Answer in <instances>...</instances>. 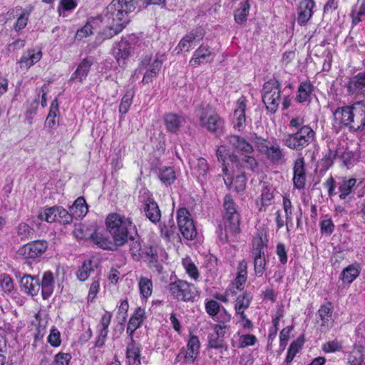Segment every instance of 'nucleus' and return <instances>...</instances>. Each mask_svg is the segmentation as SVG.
<instances>
[{"mask_svg":"<svg viewBox=\"0 0 365 365\" xmlns=\"http://www.w3.org/2000/svg\"><path fill=\"white\" fill-rule=\"evenodd\" d=\"M163 120L167 130L170 133H176L185 123L182 115L175 113L165 115Z\"/></svg>","mask_w":365,"mask_h":365,"instance_id":"obj_25","label":"nucleus"},{"mask_svg":"<svg viewBox=\"0 0 365 365\" xmlns=\"http://www.w3.org/2000/svg\"><path fill=\"white\" fill-rule=\"evenodd\" d=\"M227 351V348L224 344L223 339L217 336L215 333L209 334L207 352L210 358H212L214 361H217V355H219L220 358H222Z\"/></svg>","mask_w":365,"mask_h":365,"instance_id":"obj_11","label":"nucleus"},{"mask_svg":"<svg viewBox=\"0 0 365 365\" xmlns=\"http://www.w3.org/2000/svg\"><path fill=\"white\" fill-rule=\"evenodd\" d=\"M46 249V241L36 240L24 245L19 249V253L25 258H36L41 255Z\"/></svg>","mask_w":365,"mask_h":365,"instance_id":"obj_14","label":"nucleus"},{"mask_svg":"<svg viewBox=\"0 0 365 365\" xmlns=\"http://www.w3.org/2000/svg\"><path fill=\"white\" fill-rule=\"evenodd\" d=\"M130 43L124 38L113 45V55L120 66L123 67L126 64V61L130 56Z\"/></svg>","mask_w":365,"mask_h":365,"instance_id":"obj_15","label":"nucleus"},{"mask_svg":"<svg viewBox=\"0 0 365 365\" xmlns=\"http://www.w3.org/2000/svg\"><path fill=\"white\" fill-rule=\"evenodd\" d=\"M54 279L53 273L50 271H46L43 274L41 287V294L44 299L49 298L53 292Z\"/></svg>","mask_w":365,"mask_h":365,"instance_id":"obj_29","label":"nucleus"},{"mask_svg":"<svg viewBox=\"0 0 365 365\" xmlns=\"http://www.w3.org/2000/svg\"><path fill=\"white\" fill-rule=\"evenodd\" d=\"M177 221L182 235L186 240H193L197 235V231L191 214L186 208H180L178 210Z\"/></svg>","mask_w":365,"mask_h":365,"instance_id":"obj_10","label":"nucleus"},{"mask_svg":"<svg viewBox=\"0 0 365 365\" xmlns=\"http://www.w3.org/2000/svg\"><path fill=\"white\" fill-rule=\"evenodd\" d=\"M168 289L173 298L184 302L192 301L199 294L194 284L182 279L170 283Z\"/></svg>","mask_w":365,"mask_h":365,"instance_id":"obj_7","label":"nucleus"},{"mask_svg":"<svg viewBox=\"0 0 365 365\" xmlns=\"http://www.w3.org/2000/svg\"><path fill=\"white\" fill-rule=\"evenodd\" d=\"M262 101L266 108L271 113H275L281 101L280 83L276 79L266 82L262 88Z\"/></svg>","mask_w":365,"mask_h":365,"instance_id":"obj_6","label":"nucleus"},{"mask_svg":"<svg viewBox=\"0 0 365 365\" xmlns=\"http://www.w3.org/2000/svg\"><path fill=\"white\" fill-rule=\"evenodd\" d=\"M225 225L227 233L232 235L240 232V214L237 210L235 203L230 195L224 198Z\"/></svg>","mask_w":365,"mask_h":365,"instance_id":"obj_8","label":"nucleus"},{"mask_svg":"<svg viewBox=\"0 0 365 365\" xmlns=\"http://www.w3.org/2000/svg\"><path fill=\"white\" fill-rule=\"evenodd\" d=\"M313 91V86L308 81L302 82L298 88L297 100L299 103L308 101Z\"/></svg>","mask_w":365,"mask_h":365,"instance_id":"obj_45","label":"nucleus"},{"mask_svg":"<svg viewBox=\"0 0 365 365\" xmlns=\"http://www.w3.org/2000/svg\"><path fill=\"white\" fill-rule=\"evenodd\" d=\"M100 289V279L99 277L94 278L91 284L89 292L88 294V301L93 302L98 293Z\"/></svg>","mask_w":365,"mask_h":365,"instance_id":"obj_64","label":"nucleus"},{"mask_svg":"<svg viewBox=\"0 0 365 365\" xmlns=\"http://www.w3.org/2000/svg\"><path fill=\"white\" fill-rule=\"evenodd\" d=\"M193 174L197 177L199 181L203 182L207 179L208 164L205 158H200L192 163Z\"/></svg>","mask_w":365,"mask_h":365,"instance_id":"obj_31","label":"nucleus"},{"mask_svg":"<svg viewBox=\"0 0 365 365\" xmlns=\"http://www.w3.org/2000/svg\"><path fill=\"white\" fill-rule=\"evenodd\" d=\"M227 181L230 182L231 186L234 187L237 192L242 191L246 185V178L242 174L237 175L235 179L227 176V178H225V182L227 184Z\"/></svg>","mask_w":365,"mask_h":365,"instance_id":"obj_53","label":"nucleus"},{"mask_svg":"<svg viewBox=\"0 0 365 365\" xmlns=\"http://www.w3.org/2000/svg\"><path fill=\"white\" fill-rule=\"evenodd\" d=\"M338 183V190L339 198L345 200L357 187V180L356 178H347L346 177L340 178Z\"/></svg>","mask_w":365,"mask_h":365,"instance_id":"obj_24","label":"nucleus"},{"mask_svg":"<svg viewBox=\"0 0 365 365\" xmlns=\"http://www.w3.org/2000/svg\"><path fill=\"white\" fill-rule=\"evenodd\" d=\"M257 150L263 154L272 164L279 165L285 163V152L277 142H269L257 137L255 141Z\"/></svg>","mask_w":365,"mask_h":365,"instance_id":"obj_4","label":"nucleus"},{"mask_svg":"<svg viewBox=\"0 0 365 365\" xmlns=\"http://www.w3.org/2000/svg\"><path fill=\"white\" fill-rule=\"evenodd\" d=\"M274 199V188L269 185H264L262 189L260 195V207L259 210H262L263 207H267L272 205Z\"/></svg>","mask_w":365,"mask_h":365,"instance_id":"obj_44","label":"nucleus"},{"mask_svg":"<svg viewBox=\"0 0 365 365\" xmlns=\"http://www.w3.org/2000/svg\"><path fill=\"white\" fill-rule=\"evenodd\" d=\"M57 221L62 224H69L72 222V215L62 207L57 206Z\"/></svg>","mask_w":365,"mask_h":365,"instance_id":"obj_62","label":"nucleus"},{"mask_svg":"<svg viewBox=\"0 0 365 365\" xmlns=\"http://www.w3.org/2000/svg\"><path fill=\"white\" fill-rule=\"evenodd\" d=\"M347 89L351 94L365 96V72L359 73L350 78L347 84Z\"/></svg>","mask_w":365,"mask_h":365,"instance_id":"obj_21","label":"nucleus"},{"mask_svg":"<svg viewBox=\"0 0 365 365\" xmlns=\"http://www.w3.org/2000/svg\"><path fill=\"white\" fill-rule=\"evenodd\" d=\"M77 6L75 0H61L57 8L59 16H65V11L73 10Z\"/></svg>","mask_w":365,"mask_h":365,"instance_id":"obj_57","label":"nucleus"},{"mask_svg":"<svg viewBox=\"0 0 365 365\" xmlns=\"http://www.w3.org/2000/svg\"><path fill=\"white\" fill-rule=\"evenodd\" d=\"M328 147V153L322 158V165L327 169L332 166L334 160L339 156L340 153V148H336L334 143H329Z\"/></svg>","mask_w":365,"mask_h":365,"instance_id":"obj_41","label":"nucleus"},{"mask_svg":"<svg viewBox=\"0 0 365 365\" xmlns=\"http://www.w3.org/2000/svg\"><path fill=\"white\" fill-rule=\"evenodd\" d=\"M252 297L245 293L239 296L236 299L235 310L247 309L250 304Z\"/></svg>","mask_w":365,"mask_h":365,"instance_id":"obj_59","label":"nucleus"},{"mask_svg":"<svg viewBox=\"0 0 365 365\" xmlns=\"http://www.w3.org/2000/svg\"><path fill=\"white\" fill-rule=\"evenodd\" d=\"M197 118L200 125L211 133H217L223 128L224 120L210 106L197 110Z\"/></svg>","mask_w":365,"mask_h":365,"instance_id":"obj_5","label":"nucleus"},{"mask_svg":"<svg viewBox=\"0 0 365 365\" xmlns=\"http://www.w3.org/2000/svg\"><path fill=\"white\" fill-rule=\"evenodd\" d=\"M360 272V264L356 262L343 269L341 279L344 283L351 284L359 275Z\"/></svg>","mask_w":365,"mask_h":365,"instance_id":"obj_36","label":"nucleus"},{"mask_svg":"<svg viewBox=\"0 0 365 365\" xmlns=\"http://www.w3.org/2000/svg\"><path fill=\"white\" fill-rule=\"evenodd\" d=\"M144 211L146 217L153 222L155 223L160 221L161 214L158 204L148 200L145 203Z\"/></svg>","mask_w":365,"mask_h":365,"instance_id":"obj_38","label":"nucleus"},{"mask_svg":"<svg viewBox=\"0 0 365 365\" xmlns=\"http://www.w3.org/2000/svg\"><path fill=\"white\" fill-rule=\"evenodd\" d=\"M126 358L128 365H141L140 349L134 341L127 346Z\"/></svg>","mask_w":365,"mask_h":365,"instance_id":"obj_35","label":"nucleus"},{"mask_svg":"<svg viewBox=\"0 0 365 365\" xmlns=\"http://www.w3.org/2000/svg\"><path fill=\"white\" fill-rule=\"evenodd\" d=\"M57 206L45 208L42 210L39 214L38 217L41 220H44L47 222H53L57 221Z\"/></svg>","mask_w":365,"mask_h":365,"instance_id":"obj_50","label":"nucleus"},{"mask_svg":"<svg viewBox=\"0 0 365 365\" xmlns=\"http://www.w3.org/2000/svg\"><path fill=\"white\" fill-rule=\"evenodd\" d=\"M304 122V118L301 116H296L290 120V128H300L296 133L284 135L282 142L285 146L296 151H301L314 140V131L310 126L303 125Z\"/></svg>","mask_w":365,"mask_h":365,"instance_id":"obj_2","label":"nucleus"},{"mask_svg":"<svg viewBox=\"0 0 365 365\" xmlns=\"http://www.w3.org/2000/svg\"><path fill=\"white\" fill-rule=\"evenodd\" d=\"M212 52L209 46L201 45L197 50L195 51L193 55L190 60V65L195 67L200 63L207 61V58L211 55Z\"/></svg>","mask_w":365,"mask_h":365,"instance_id":"obj_30","label":"nucleus"},{"mask_svg":"<svg viewBox=\"0 0 365 365\" xmlns=\"http://www.w3.org/2000/svg\"><path fill=\"white\" fill-rule=\"evenodd\" d=\"M145 317V309L141 307H138L131 316L128 324L126 331L130 336H132L133 332L140 327Z\"/></svg>","mask_w":365,"mask_h":365,"instance_id":"obj_28","label":"nucleus"},{"mask_svg":"<svg viewBox=\"0 0 365 365\" xmlns=\"http://www.w3.org/2000/svg\"><path fill=\"white\" fill-rule=\"evenodd\" d=\"M293 183L295 188L301 190L305 187L306 173L304 160L302 158L297 159L293 168Z\"/></svg>","mask_w":365,"mask_h":365,"instance_id":"obj_18","label":"nucleus"},{"mask_svg":"<svg viewBox=\"0 0 365 365\" xmlns=\"http://www.w3.org/2000/svg\"><path fill=\"white\" fill-rule=\"evenodd\" d=\"M321 320V327L329 329L332 327L334 320L332 319V311L331 304L323 305L318 311Z\"/></svg>","mask_w":365,"mask_h":365,"instance_id":"obj_37","label":"nucleus"},{"mask_svg":"<svg viewBox=\"0 0 365 365\" xmlns=\"http://www.w3.org/2000/svg\"><path fill=\"white\" fill-rule=\"evenodd\" d=\"M88 206L85 199L82 197H78L73 205L70 207L72 218L81 219L85 217L88 212Z\"/></svg>","mask_w":365,"mask_h":365,"instance_id":"obj_33","label":"nucleus"},{"mask_svg":"<svg viewBox=\"0 0 365 365\" xmlns=\"http://www.w3.org/2000/svg\"><path fill=\"white\" fill-rule=\"evenodd\" d=\"M130 239V252L134 260L139 261L142 259L146 258L148 253H145L141 247V244L138 240H136L133 237L129 236Z\"/></svg>","mask_w":365,"mask_h":365,"instance_id":"obj_40","label":"nucleus"},{"mask_svg":"<svg viewBox=\"0 0 365 365\" xmlns=\"http://www.w3.org/2000/svg\"><path fill=\"white\" fill-rule=\"evenodd\" d=\"M247 264L245 260L239 262L234 284L237 290H242L247 278Z\"/></svg>","mask_w":365,"mask_h":365,"instance_id":"obj_39","label":"nucleus"},{"mask_svg":"<svg viewBox=\"0 0 365 365\" xmlns=\"http://www.w3.org/2000/svg\"><path fill=\"white\" fill-rule=\"evenodd\" d=\"M250 9L248 1L240 4V7L235 11V20L237 24H242L247 20Z\"/></svg>","mask_w":365,"mask_h":365,"instance_id":"obj_49","label":"nucleus"},{"mask_svg":"<svg viewBox=\"0 0 365 365\" xmlns=\"http://www.w3.org/2000/svg\"><path fill=\"white\" fill-rule=\"evenodd\" d=\"M138 287L142 299L147 300L153 292V282L145 277H140L138 280Z\"/></svg>","mask_w":365,"mask_h":365,"instance_id":"obj_42","label":"nucleus"},{"mask_svg":"<svg viewBox=\"0 0 365 365\" xmlns=\"http://www.w3.org/2000/svg\"><path fill=\"white\" fill-rule=\"evenodd\" d=\"M91 65L92 61L90 59H83L72 74L71 80H77L78 82L82 83L87 77Z\"/></svg>","mask_w":365,"mask_h":365,"instance_id":"obj_32","label":"nucleus"},{"mask_svg":"<svg viewBox=\"0 0 365 365\" xmlns=\"http://www.w3.org/2000/svg\"><path fill=\"white\" fill-rule=\"evenodd\" d=\"M21 287L24 292L30 294L31 296H36L38 294L40 289V284L38 279L31 277V275L24 276L20 281Z\"/></svg>","mask_w":365,"mask_h":365,"instance_id":"obj_26","label":"nucleus"},{"mask_svg":"<svg viewBox=\"0 0 365 365\" xmlns=\"http://www.w3.org/2000/svg\"><path fill=\"white\" fill-rule=\"evenodd\" d=\"M98 19H89L83 28L77 31L76 38L78 40H81L83 38L93 34V30L98 24Z\"/></svg>","mask_w":365,"mask_h":365,"instance_id":"obj_43","label":"nucleus"},{"mask_svg":"<svg viewBox=\"0 0 365 365\" xmlns=\"http://www.w3.org/2000/svg\"><path fill=\"white\" fill-rule=\"evenodd\" d=\"M182 264L185 272L191 279L197 280L199 278L200 273L198 269L190 258H183L182 260Z\"/></svg>","mask_w":365,"mask_h":365,"instance_id":"obj_48","label":"nucleus"},{"mask_svg":"<svg viewBox=\"0 0 365 365\" xmlns=\"http://www.w3.org/2000/svg\"><path fill=\"white\" fill-rule=\"evenodd\" d=\"M48 342L53 347H58L61 343V334L57 328L52 327L47 339Z\"/></svg>","mask_w":365,"mask_h":365,"instance_id":"obj_61","label":"nucleus"},{"mask_svg":"<svg viewBox=\"0 0 365 365\" xmlns=\"http://www.w3.org/2000/svg\"><path fill=\"white\" fill-rule=\"evenodd\" d=\"M134 96V93L133 91H128L123 96L120 106H119V112L124 115L127 113L132 103L133 98Z\"/></svg>","mask_w":365,"mask_h":365,"instance_id":"obj_55","label":"nucleus"},{"mask_svg":"<svg viewBox=\"0 0 365 365\" xmlns=\"http://www.w3.org/2000/svg\"><path fill=\"white\" fill-rule=\"evenodd\" d=\"M227 142L232 146L234 151L242 153V154H250L254 149L252 145L249 143L244 138L238 135H230L227 137Z\"/></svg>","mask_w":365,"mask_h":365,"instance_id":"obj_22","label":"nucleus"},{"mask_svg":"<svg viewBox=\"0 0 365 365\" xmlns=\"http://www.w3.org/2000/svg\"><path fill=\"white\" fill-rule=\"evenodd\" d=\"M158 178L162 183L166 186H168L175 182L176 179V175L173 168L165 167L160 170Z\"/></svg>","mask_w":365,"mask_h":365,"instance_id":"obj_46","label":"nucleus"},{"mask_svg":"<svg viewBox=\"0 0 365 365\" xmlns=\"http://www.w3.org/2000/svg\"><path fill=\"white\" fill-rule=\"evenodd\" d=\"M205 32L202 29L197 28L187 33L179 42L176 50L178 53L189 51L193 48L195 42L202 39Z\"/></svg>","mask_w":365,"mask_h":365,"instance_id":"obj_12","label":"nucleus"},{"mask_svg":"<svg viewBox=\"0 0 365 365\" xmlns=\"http://www.w3.org/2000/svg\"><path fill=\"white\" fill-rule=\"evenodd\" d=\"M339 148L340 153L339 158L341 159L343 165L349 168L354 163V153L346 148L339 147Z\"/></svg>","mask_w":365,"mask_h":365,"instance_id":"obj_52","label":"nucleus"},{"mask_svg":"<svg viewBox=\"0 0 365 365\" xmlns=\"http://www.w3.org/2000/svg\"><path fill=\"white\" fill-rule=\"evenodd\" d=\"M106 225L117 246L124 245L128 240L130 231L135 228L130 217L115 212L107 216Z\"/></svg>","mask_w":365,"mask_h":365,"instance_id":"obj_3","label":"nucleus"},{"mask_svg":"<svg viewBox=\"0 0 365 365\" xmlns=\"http://www.w3.org/2000/svg\"><path fill=\"white\" fill-rule=\"evenodd\" d=\"M34 230L28 224L21 222L17 227V234L21 240H26L32 237Z\"/></svg>","mask_w":365,"mask_h":365,"instance_id":"obj_58","label":"nucleus"},{"mask_svg":"<svg viewBox=\"0 0 365 365\" xmlns=\"http://www.w3.org/2000/svg\"><path fill=\"white\" fill-rule=\"evenodd\" d=\"M166 57L165 53H158L153 62L150 65L148 69L145 73L142 82L148 84L156 78L162 68L163 63L165 61Z\"/></svg>","mask_w":365,"mask_h":365,"instance_id":"obj_16","label":"nucleus"},{"mask_svg":"<svg viewBox=\"0 0 365 365\" xmlns=\"http://www.w3.org/2000/svg\"><path fill=\"white\" fill-rule=\"evenodd\" d=\"M216 155L218 160L222 161L223 163L224 166L222 170L225 173V174L227 175V168L226 167V165H225V163L227 158L228 157L231 161H233L236 158V157L234 155H231L228 150L227 149L226 146L225 145H220L218 147Z\"/></svg>","mask_w":365,"mask_h":365,"instance_id":"obj_54","label":"nucleus"},{"mask_svg":"<svg viewBox=\"0 0 365 365\" xmlns=\"http://www.w3.org/2000/svg\"><path fill=\"white\" fill-rule=\"evenodd\" d=\"M136 4L135 0H113L101 17L104 29L99 33L98 38L103 41L121 32L130 21L129 15L135 11Z\"/></svg>","mask_w":365,"mask_h":365,"instance_id":"obj_1","label":"nucleus"},{"mask_svg":"<svg viewBox=\"0 0 365 365\" xmlns=\"http://www.w3.org/2000/svg\"><path fill=\"white\" fill-rule=\"evenodd\" d=\"M246 102L245 98L241 96L237 101V107L234 111L233 125L234 128L239 131L242 130L245 125Z\"/></svg>","mask_w":365,"mask_h":365,"instance_id":"obj_17","label":"nucleus"},{"mask_svg":"<svg viewBox=\"0 0 365 365\" xmlns=\"http://www.w3.org/2000/svg\"><path fill=\"white\" fill-rule=\"evenodd\" d=\"M354 123L352 125L354 130L365 129V103L357 101L353 103Z\"/></svg>","mask_w":365,"mask_h":365,"instance_id":"obj_23","label":"nucleus"},{"mask_svg":"<svg viewBox=\"0 0 365 365\" xmlns=\"http://www.w3.org/2000/svg\"><path fill=\"white\" fill-rule=\"evenodd\" d=\"M302 347V343L299 341H293L287 351V357L285 359V363L289 364L292 361L296 354L299 352Z\"/></svg>","mask_w":365,"mask_h":365,"instance_id":"obj_60","label":"nucleus"},{"mask_svg":"<svg viewBox=\"0 0 365 365\" xmlns=\"http://www.w3.org/2000/svg\"><path fill=\"white\" fill-rule=\"evenodd\" d=\"M42 58V53L40 50L28 49L26 51L18 61L21 69L28 70Z\"/></svg>","mask_w":365,"mask_h":365,"instance_id":"obj_19","label":"nucleus"},{"mask_svg":"<svg viewBox=\"0 0 365 365\" xmlns=\"http://www.w3.org/2000/svg\"><path fill=\"white\" fill-rule=\"evenodd\" d=\"M315 3L313 0H302L298 9L297 22L300 26H304L313 15Z\"/></svg>","mask_w":365,"mask_h":365,"instance_id":"obj_20","label":"nucleus"},{"mask_svg":"<svg viewBox=\"0 0 365 365\" xmlns=\"http://www.w3.org/2000/svg\"><path fill=\"white\" fill-rule=\"evenodd\" d=\"M93 270V265L91 260L85 261L76 271V277L78 280L85 282L88 279Z\"/></svg>","mask_w":365,"mask_h":365,"instance_id":"obj_47","label":"nucleus"},{"mask_svg":"<svg viewBox=\"0 0 365 365\" xmlns=\"http://www.w3.org/2000/svg\"><path fill=\"white\" fill-rule=\"evenodd\" d=\"M91 237L96 245L103 250H113L118 247L114 241H111L108 236L103 233L96 232L91 235Z\"/></svg>","mask_w":365,"mask_h":365,"instance_id":"obj_34","label":"nucleus"},{"mask_svg":"<svg viewBox=\"0 0 365 365\" xmlns=\"http://www.w3.org/2000/svg\"><path fill=\"white\" fill-rule=\"evenodd\" d=\"M283 208L285 214L286 225L288 228L289 226H292L293 225L294 207L291 200L287 196L283 197Z\"/></svg>","mask_w":365,"mask_h":365,"instance_id":"obj_51","label":"nucleus"},{"mask_svg":"<svg viewBox=\"0 0 365 365\" xmlns=\"http://www.w3.org/2000/svg\"><path fill=\"white\" fill-rule=\"evenodd\" d=\"M353 110V104L336 109L333 113L335 123L339 125L347 126L353 130L352 125L354 123Z\"/></svg>","mask_w":365,"mask_h":365,"instance_id":"obj_13","label":"nucleus"},{"mask_svg":"<svg viewBox=\"0 0 365 365\" xmlns=\"http://www.w3.org/2000/svg\"><path fill=\"white\" fill-rule=\"evenodd\" d=\"M257 341V339L255 335L241 334L238 331L233 336L232 345L235 347L243 349L247 346H254Z\"/></svg>","mask_w":365,"mask_h":365,"instance_id":"obj_27","label":"nucleus"},{"mask_svg":"<svg viewBox=\"0 0 365 365\" xmlns=\"http://www.w3.org/2000/svg\"><path fill=\"white\" fill-rule=\"evenodd\" d=\"M321 232L323 235H330L334 230V224L332 220L327 215L324 216L319 223Z\"/></svg>","mask_w":365,"mask_h":365,"instance_id":"obj_56","label":"nucleus"},{"mask_svg":"<svg viewBox=\"0 0 365 365\" xmlns=\"http://www.w3.org/2000/svg\"><path fill=\"white\" fill-rule=\"evenodd\" d=\"M200 349V342L198 336L190 334L186 346L180 349L176 360L185 364H192L198 357Z\"/></svg>","mask_w":365,"mask_h":365,"instance_id":"obj_9","label":"nucleus"},{"mask_svg":"<svg viewBox=\"0 0 365 365\" xmlns=\"http://www.w3.org/2000/svg\"><path fill=\"white\" fill-rule=\"evenodd\" d=\"M30 13V10H24L22 12V14L18 18L16 24L14 25L15 31H19L26 26Z\"/></svg>","mask_w":365,"mask_h":365,"instance_id":"obj_63","label":"nucleus"}]
</instances>
